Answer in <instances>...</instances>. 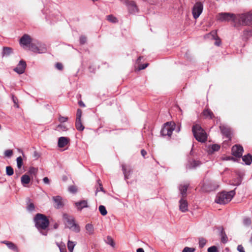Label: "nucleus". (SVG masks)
<instances>
[{"mask_svg": "<svg viewBox=\"0 0 252 252\" xmlns=\"http://www.w3.org/2000/svg\"><path fill=\"white\" fill-rule=\"evenodd\" d=\"M34 222L36 228L40 231V233L44 236L47 234V232H43L49 226V221L47 217L43 214H37L34 218Z\"/></svg>", "mask_w": 252, "mask_h": 252, "instance_id": "obj_1", "label": "nucleus"}, {"mask_svg": "<svg viewBox=\"0 0 252 252\" xmlns=\"http://www.w3.org/2000/svg\"><path fill=\"white\" fill-rule=\"evenodd\" d=\"M235 194V189L228 192L222 191L218 193L215 202L220 204H225L230 202Z\"/></svg>", "mask_w": 252, "mask_h": 252, "instance_id": "obj_2", "label": "nucleus"}, {"mask_svg": "<svg viewBox=\"0 0 252 252\" xmlns=\"http://www.w3.org/2000/svg\"><path fill=\"white\" fill-rule=\"evenodd\" d=\"M192 131L194 137L198 142H205L207 139V134L204 130L199 125H195L192 126Z\"/></svg>", "mask_w": 252, "mask_h": 252, "instance_id": "obj_3", "label": "nucleus"}, {"mask_svg": "<svg viewBox=\"0 0 252 252\" xmlns=\"http://www.w3.org/2000/svg\"><path fill=\"white\" fill-rule=\"evenodd\" d=\"M236 22L242 25H250L252 24V13L251 12L237 15Z\"/></svg>", "mask_w": 252, "mask_h": 252, "instance_id": "obj_4", "label": "nucleus"}, {"mask_svg": "<svg viewBox=\"0 0 252 252\" xmlns=\"http://www.w3.org/2000/svg\"><path fill=\"white\" fill-rule=\"evenodd\" d=\"M63 218L66 221L68 228L76 232L80 231L79 226L75 223V220L73 217L69 216L67 214H64Z\"/></svg>", "mask_w": 252, "mask_h": 252, "instance_id": "obj_5", "label": "nucleus"}, {"mask_svg": "<svg viewBox=\"0 0 252 252\" xmlns=\"http://www.w3.org/2000/svg\"><path fill=\"white\" fill-rule=\"evenodd\" d=\"M237 15L233 13L221 12L217 15V20L220 22H229L232 20L233 22H236Z\"/></svg>", "mask_w": 252, "mask_h": 252, "instance_id": "obj_6", "label": "nucleus"}, {"mask_svg": "<svg viewBox=\"0 0 252 252\" xmlns=\"http://www.w3.org/2000/svg\"><path fill=\"white\" fill-rule=\"evenodd\" d=\"M175 124L173 122H167L164 124L160 133L162 136H171L173 131L175 129Z\"/></svg>", "mask_w": 252, "mask_h": 252, "instance_id": "obj_7", "label": "nucleus"}, {"mask_svg": "<svg viewBox=\"0 0 252 252\" xmlns=\"http://www.w3.org/2000/svg\"><path fill=\"white\" fill-rule=\"evenodd\" d=\"M29 49L34 53L38 54L45 53L47 51L45 45L38 42L31 43L29 45Z\"/></svg>", "mask_w": 252, "mask_h": 252, "instance_id": "obj_8", "label": "nucleus"}, {"mask_svg": "<svg viewBox=\"0 0 252 252\" xmlns=\"http://www.w3.org/2000/svg\"><path fill=\"white\" fill-rule=\"evenodd\" d=\"M203 2L201 1H197L193 5L191 11L193 17L197 19L202 13L203 10Z\"/></svg>", "mask_w": 252, "mask_h": 252, "instance_id": "obj_9", "label": "nucleus"}, {"mask_svg": "<svg viewBox=\"0 0 252 252\" xmlns=\"http://www.w3.org/2000/svg\"><path fill=\"white\" fill-rule=\"evenodd\" d=\"M128 12L130 14H136L139 11L136 2L133 0H130L126 5Z\"/></svg>", "mask_w": 252, "mask_h": 252, "instance_id": "obj_10", "label": "nucleus"}, {"mask_svg": "<svg viewBox=\"0 0 252 252\" xmlns=\"http://www.w3.org/2000/svg\"><path fill=\"white\" fill-rule=\"evenodd\" d=\"M231 152L234 156L240 158L242 156L244 149L242 146L235 145L232 147Z\"/></svg>", "mask_w": 252, "mask_h": 252, "instance_id": "obj_11", "label": "nucleus"}, {"mask_svg": "<svg viewBox=\"0 0 252 252\" xmlns=\"http://www.w3.org/2000/svg\"><path fill=\"white\" fill-rule=\"evenodd\" d=\"M26 67V63L23 60H21L17 66L14 69V70L19 74H23Z\"/></svg>", "mask_w": 252, "mask_h": 252, "instance_id": "obj_12", "label": "nucleus"}, {"mask_svg": "<svg viewBox=\"0 0 252 252\" xmlns=\"http://www.w3.org/2000/svg\"><path fill=\"white\" fill-rule=\"evenodd\" d=\"M122 171L123 172V174L124 175V178L126 180L128 179L132 173V169L130 166H126L125 165H122Z\"/></svg>", "mask_w": 252, "mask_h": 252, "instance_id": "obj_13", "label": "nucleus"}, {"mask_svg": "<svg viewBox=\"0 0 252 252\" xmlns=\"http://www.w3.org/2000/svg\"><path fill=\"white\" fill-rule=\"evenodd\" d=\"M179 210L182 212L188 211V203L185 198H181L179 200Z\"/></svg>", "mask_w": 252, "mask_h": 252, "instance_id": "obj_14", "label": "nucleus"}, {"mask_svg": "<svg viewBox=\"0 0 252 252\" xmlns=\"http://www.w3.org/2000/svg\"><path fill=\"white\" fill-rule=\"evenodd\" d=\"M53 200L55 203L54 207L57 209L62 208L64 206L63 202V198L60 196H55L53 197Z\"/></svg>", "mask_w": 252, "mask_h": 252, "instance_id": "obj_15", "label": "nucleus"}, {"mask_svg": "<svg viewBox=\"0 0 252 252\" xmlns=\"http://www.w3.org/2000/svg\"><path fill=\"white\" fill-rule=\"evenodd\" d=\"M31 38L30 36L27 34L24 35L20 40V44L23 47L29 46L31 44Z\"/></svg>", "mask_w": 252, "mask_h": 252, "instance_id": "obj_16", "label": "nucleus"}, {"mask_svg": "<svg viewBox=\"0 0 252 252\" xmlns=\"http://www.w3.org/2000/svg\"><path fill=\"white\" fill-rule=\"evenodd\" d=\"M189 184H181L179 186L178 189L181 195V198H186L187 195V192L189 188Z\"/></svg>", "mask_w": 252, "mask_h": 252, "instance_id": "obj_17", "label": "nucleus"}, {"mask_svg": "<svg viewBox=\"0 0 252 252\" xmlns=\"http://www.w3.org/2000/svg\"><path fill=\"white\" fill-rule=\"evenodd\" d=\"M201 164V162L199 160L191 159L188 161V163L187 164V168L189 169L195 168L200 166Z\"/></svg>", "mask_w": 252, "mask_h": 252, "instance_id": "obj_18", "label": "nucleus"}, {"mask_svg": "<svg viewBox=\"0 0 252 252\" xmlns=\"http://www.w3.org/2000/svg\"><path fill=\"white\" fill-rule=\"evenodd\" d=\"M74 205L79 211H81L83 208L88 207V202L85 200L76 202L74 203Z\"/></svg>", "mask_w": 252, "mask_h": 252, "instance_id": "obj_19", "label": "nucleus"}, {"mask_svg": "<svg viewBox=\"0 0 252 252\" xmlns=\"http://www.w3.org/2000/svg\"><path fill=\"white\" fill-rule=\"evenodd\" d=\"M69 139L66 137H61L58 139V146L60 148L65 147L69 142Z\"/></svg>", "mask_w": 252, "mask_h": 252, "instance_id": "obj_20", "label": "nucleus"}, {"mask_svg": "<svg viewBox=\"0 0 252 252\" xmlns=\"http://www.w3.org/2000/svg\"><path fill=\"white\" fill-rule=\"evenodd\" d=\"M218 229L220 231V236L221 237V241L222 243L225 244L228 242V238L224 231V229L222 227H219Z\"/></svg>", "mask_w": 252, "mask_h": 252, "instance_id": "obj_21", "label": "nucleus"}, {"mask_svg": "<svg viewBox=\"0 0 252 252\" xmlns=\"http://www.w3.org/2000/svg\"><path fill=\"white\" fill-rule=\"evenodd\" d=\"M21 181L22 185L26 187H27V185L30 183L31 178L27 174H24L21 177Z\"/></svg>", "mask_w": 252, "mask_h": 252, "instance_id": "obj_22", "label": "nucleus"}, {"mask_svg": "<svg viewBox=\"0 0 252 252\" xmlns=\"http://www.w3.org/2000/svg\"><path fill=\"white\" fill-rule=\"evenodd\" d=\"M220 128L222 133L225 135L226 137L228 138L230 136L231 130L229 128L226 127L224 126H220Z\"/></svg>", "mask_w": 252, "mask_h": 252, "instance_id": "obj_23", "label": "nucleus"}, {"mask_svg": "<svg viewBox=\"0 0 252 252\" xmlns=\"http://www.w3.org/2000/svg\"><path fill=\"white\" fill-rule=\"evenodd\" d=\"M220 149V146L217 144H212L208 147V153L213 154L215 152L218 151Z\"/></svg>", "mask_w": 252, "mask_h": 252, "instance_id": "obj_24", "label": "nucleus"}, {"mask_svg": "<svg viewBox=\"0 0 252 252\" xmlns=\"http://www.w3.org/2000/svg\"><path fill=\"white\" fill-rule=\"evenodd\" d=\"M242 160L246 165H249L252 162V156L250 154L242 157Z\"/></svg>", "mask_w": 252, "mask_h": 252, "instance_id": "obj_25", "label": "nucleus"}, {"mask_svg": "<svg viewBox=\"0 0 252 252\" xmlns=\"http://www.w3.org/2000/svg\"><path fill=\"white\" fill-rule=\"evenodd\" d=\"M216 32H212L209 34V36H211L212 38L216 40L215 44L218 46H219L221 44V41L220 39L217 36Z\"/></svg>", "mask_w": 252, "mask_h": 252, "instance_id": "obj_26", "label": "nucleus"}, {"mask_svg": "<svg viewBox=\"0 0 252 252\" xmlns=\"http://www.w3.org/2000/svg\"><path fill=\"white\" fill-rule=\"evenodd\" d=\"M2 243L5 244L9 249L18 252L17 247L14 243L6 241H4Z\"/></svg>", "mask_w": 252, "mask_h": 252, "instance_id": "obj_27", "label": "nucleus"}, {"mask_svg": "<svg viewBox=\"0 0 252 252\" xmlns=\"http://www.w3.org/2000/svg\"><path fill=\"white\" fill-rule=\"evenodd\" d=\"M12 53V49L10 47H4L2 52V57L8 56Z\"/></svg>", "mask_w": 252, "mask_h": 252, "instance_id": "obj_28", "label": "nucleus"}, {"mask_svg": "<svg viewBox=\"0 0 252 252\" xmlns=\"http://www.w3.org/2000/svg\"><path fill=\"white\" fill-rule=\"evenodd\" d=\"M86 230L89 235H93L94 233V227L92 224L87 223L85 226Z\"/></svg>", "mask_w": 252, "mask_h": 252, "instance_id": "obj_29", "label": "nucleus"}, {"mask_svg": "<svg viewBox=\"0 0 252 252\" xmlns=\"http://www.w3.org/2000/svg\"><path fill=\"white\" fill-rule=\"evenodd\" d=\"M203 114L206 118H209L210 119L214 117L213 113L208 109L204 110L203 112Z\"/></svg>", "mask_w": 252, "mask_h": 252, "instance_id": "obj_30", "label": "nucleus"}, {"mask_svg": "<svg viewBox=\"0 0 252 252\" xmlns=\"http://www.w3.org/2000/svg\"><path fill=\"white\" fill-rule=\"evenodd\" d=\"M75 126L77 129L79 131H82L84 129V127L81 123V119L76 120Z\"/></svg>", "mask_w": 252, "mask_h": 252, "instance_id": "obj_31", "label": "nucleus"}, {"mask_svg": "<svg viewBox=\"0 0 252 252\" xmlns=\"http://www.w3.org/2000/svg\"><path fill=\"white\" fill-rule=\"evenodd\" d=\"M107 19L110 22L116 23L118 22L117 18L112 15H109L107 16Z\"/></svg>", "mask_w": 252, "mask_h": 252, "instance_id": "obj_32", "label": "nucleus"}, {"mask_svg": "<svg viewBox=\"0 0 252 252\" xmlns=\"http://www.w3.org/2000/svg\"><path fill=\"white\" fill-rule=\"evenodd\" d=\"M106 243L112 247H114L115 244L111 236H108L106 238Z\"/></svg>", "mask_w": 252, "mask_h": 252, "instance_id": "obj_33", "label": "nucleus"}, {"mask_svg": "<svg viewBox=\"0 0 252 252\" xmlns=\"http://www.w3.org/2000/svg\"><path fill=\"white\" fill-rule=\"evenodd\" d=\"M99 211L102 216H105L107 214L106 209L105 207L103 205H100L99 206Z\"/></svg>", "mask_w": 252, "mask_h": 252, "instance_id": "obj_34", "label": "nucleus"}, {"mask_svg": "<svg viewBox=\"0 0 252 252\" xmlns=\"http://www.w3.org/2000/svg\"><path fill=\"white\" fill-rule=\"evenodd\" d=\"M75 246V244L74 242L68 241L67 243V247L69 251L70 252H72L73 249L74 248V246Z\"/></svg>", "mask_w": 252, "mask_h": 252, "instance_id": "obj_35", "label": "nucleus"}, {"mask_svg": "<svg viewBox=\"0 0 252 252\" xmlns=\"http://www.w3.org/2000/svg\"><path fill=\"white\" fill-rule=\"evenodd\" d=\"M17 165L19 169H20L23 165V159L21 157H19L16 159Z\"/></svg>", "mask_w": 252, "mask_h": 252, "instance_id": "obj_36", "label": "nucleus"}, {"mask_svg": "<svg viewBox=\"0 0 252 252\" xmlns=\"http://www.w3.org/2000/svg\"><path fill=\"white\" fill-rule=\"evenodd\" d=\"M67 128H66V126L63 124L59 125L56 128V130H57L62 131H65L67 130Z\"/></svg>", "mask_w": 252, "mask_h": 252, "instance_id": "obj_37", "label": "nucleus"}, {"mask_svg": "<svg viewBox=\"0 0 252 252\" xmlns=\"http://www.w3.org/2000/svg\"><path fill=\"white\" fill-rule=\"evenodd\" d=\"M206 240L203 238H200L199 239V247L202 248L206 245Z\"/></svg>", "mask_w": 252, "mask_h": 252, "instance_id": "obj_38", "label": "nucleus"}, {"mask_svg": "<svg viewBox=\"0 0 252 252\" xmlns=\"http://www.w3.org/2000/svg\"><path fill=\"white\" fill-rule=\"evenodd\" d=\"M6 173L8 176H11L13 174L14 171L13 168L9 166L6 167Z\"/></svg>", "mask_w": 252, "mask_h": 252, "instance_id": "obj_39", "label": "nucleus"}, {"mask_svg": "<svg viewBox=\"0 0 252 252\" xmlns=\"http://www.w3.org/2000/svg\"><path fill=\"white\" fill-rule=\"evenodd\" d=\"M195 251V249L194 248L186 247L183 250L182 252H194Z\"/></svg>", "mask_w": 252, "mask_h": 252, "instance_id": "obj_40", "label": "nucleus"}, {"mask_svg": "<svg viewBox=\"0 0 252 252\" xmlns=\"http://www.w3.org/2000/svg\"><path fill=\"white\" fill-rule=\"evenodd\" d=\"M68 191L72 193H75L77 191V189L75 186H70L68 187Z\"/></svg>", "mask_w": 252, "mask_h": 252, "instance_id": "obj_41", "label": "nucleus"}, {"mask_svg": "<svg viewBox=\"0 0 252 252\" xmlns=\"http://www.w3.org/2000/svg\"><path fill=\"white\" fill-rule=\"evenodd\" d=\"M251 219L250 218H245L244 219L243 223L245 225L248 226L251 224Z\"/></svg>", "mask_w": 252, "mask_h": 252, "instance_id": "obj_42", "label": "nucleus"}, {"mask_svg": "<svg viewBox=\"0 0 252 252\" xmlns=\"http://www.w3.org/2000/svg\"><path fill=\"white\" fill-rule=\"evenodd\" d=\"M13 154V151L11 150H6L4 152V155L7 157H11Z\"/></svg>", "mask_w": 252, "mask_h": 252, "instance_id": "obj_43", "label": "nucleus"}, {"mask_svg": "<svg viewBox=\"0 0 252 252\" xmlns=\"http://www.w3.org/2000/svg\"><path fill=\"white\" fill-rule=\"evenodd\" d=\"M207 251L208 252H217L218 249L216 246H213L209 247Z\"/></svg>", "mask_w": 252, "mask_h": 252, "instance_id": "obj_44", "label": "nucleus"}, {"mask_svg": "<svg viewBox=\"0 0 252 252\" xmlns=\"http://www.w3.org/2000/svg\"><path fill=\"white\" fill-rule=\"evenodd\" d=\"M68 120V118L60 115L59 117V121L61 123L66 122Z\"/></svg>", "mask_w": 252, "mask_h": 252, "instance_id": "obj_45", "label": "nucleus"}, {"mask_svg": "<svg viewBox=\"0 0 252 252\" xmlns=\"http://www.w3.org/2000/svg\"><path fill=\"white\" fill-rule=\"evenodd\" d=\"M81 116H82V111L80 109H78L77 110L76 119V120L81 119Z\"/></svg>", "mask_w": 252, "mask_h": 252, "instance_id": "obj_46", "label": "nucleus"}, {"mask_svg": "<svg viewBox=\"0 0 252 252\" xmlns=\"http://www.w3.org/2000/svg\"><path fill=\"white\" fill-rule=\"evenodd\" d=\"M201 189L203 191H209L213 190V189H207V185L205 184H203L202 186H201Z\"/></svg>", "mask_w": 252, "mask_h": 252, "instance_id": "obj_47", "label": "nucleus"}, {"mask_svg": "<svg viewBox=\"0 0 252 252\" xmlns=\"http://www.w3.org/2000/svg\"><path fill=\"white\" fill-rule=\"evenodd\" d=\"M27 209L29 211L32 212L34 210V205L33 203H31L28 205Z\"/></svg>", "mask_w": 252, "mask_h": 252, "instance_id": "obj_48", "label": "nucleus"}, {"mask_svg": "<svg viewBox=\"0 0 252 252\" xmlns=\"http://www.w3.org/2000/svg\"><path fill=\"white\" fill-rule=\"evenodd\" d=\"M29 172L31 174H35L37 172V169L34 167H30Z\"/></svg>", "mask_w": 252, "mask_h": 252, "instance_id": "obj_49", "label": "nucleus"}, {"mask_svg": "<svg viewBox=\"0 0 252 252\" xmlns=\"http://www.w3.org/2000/svg\"><path fill=\"white\" fill-rule=\"evenodd\" d=\"M148 64H149L148 63H144V64H140L138 66V69L139 70H140L144 69H145V68H146L148 66Z\"/></svg>", "mask_w": 252, "mask_h": 252, "instance_id": "obj_50", "label": "nucleus"}, {"mask_svg": "<svg viewBox=\"0 0 252 252\" xmlns=\"http://www.w3.org/2000/svg\"><path fill=\"white\" fill-rule=\"evenodd\" d=\"M86 42V37L84 36H81L80 37V42L81 44H84Z\"/></svg>", "mask_w": 252, "mask_h": 252, "instance_id": "obj_51", "label": "nucleus"}, {"mask_svg": "<svg viewBox=\"0 0 252 252\" xmlns=\"http://www.w3.org/2000/svg\"><path fill=\"white\" fill-rule=\"evenodd\" d=\"M56 67L59 69V70H62L63 68V65L61 63H57L56 64Z\"/></svg>", "mask_w": 252, "mask_h": 252, "instance_id": "obj_52", "label": "nucleus"}, {"mask_svg": "<svg viewBox=\"0 0 252 252\" xmlns=\"http://www.w3.org/2000/svg\"><path fill=\"white\" fill-rule=\"evenodd\" d=\"M237 249L239 252H245L243 247L241 245H238Z\"/></svg>", "mask_w": 252, "mask_h": 252, "instance_id": "obj_53", "label": "nucleus"}, {"mask_svg": "<svg viewBox=\"0 0 252 252\" xmlns=\"http://www.w3.org/2000/svg\"><path fill=\"white\" fill-rule=\"evenodd\" d=\"M241 180L240 179V178H238L237 182H235V183H233L232 184L234 186H239L241 184Z\"/></svg>", "mask_w": 252, "mask_h": 252, "instance_id": "obj_54", "label": "nucleus"}, {"mask_svg": "<svg viewBox=\"0 0 252 252\" xmlns=\"http://www.w3.org/2000/svg\"><path fill=\"white\" fill-rule=\"evenodd\" d=\"M43 181L46 184H49L50 183V180L47 177H44L43 179Z\"/></svg>", "mask_w": 252, "mask_h": 252, "instance_id": "obj_55", "label": "nucleus"}, {"mask_svg": "<svg viewBox=\"0 0 252 252\" xmlns=\"http://www.w3.org/2000/svg\"><path fill=\"white\" fill-rule=\"evenodd\" d=\"M57 245L58 246V247L60 249V252H66V250L65 249H63V248H62L60 245H59V243H57Z\"/></svg>", "mask_w": 252, "mask_h": 252, "instance_id": "obj_56", "label": "nucleus"}, {"mask_svg": "<svg viewBox=\"0 0 252 252\" xmlns=\"http://www.w3.org/2000/svg\"><path fill=\"white\" fill-rule=\"evenodd\" d=\"M122 3L125 5L130 1L129 0H119Z\"/></svg>", "mask_w": 252, "mask_h": 252, "instance_id": "obj_57", "label": "nucleus"}, {"mask_svg": "<svg viewBox=\"0 0 252 252\" xmlns=\"http://www.w3.org/2000/svg\"><path fill=\"white\" fill-rule=\"evenodd\" d=\"M141 154L143 157H145V155L147 154V152L143 149L141 151Z\"/></svg>", "mask_w": 252, "mask_h": 252, "instance_id": "obj_58", "label": "nucleus"}, {"mask_svg": "<svg viewBox=\"0 0 252 252\" xmlns=\"http://www.w3.org/2000/svg\"><path fill=\"white\" fill-rule=\"evenodd\" d=\"M39 157V155H38V153L37 152H34V157L35 158H38Z\"/></svg>", "mask_w": 252, "mask_h": 252, "instance_id": "obj_59", "label": "nucleus"}, {"mask_svg": "<svg viewBox=\"0 0 252 252\" xmlns=\"http://www.w3.org/2000/svg\"><path fill=\"white\" fill-rule=\"evenodd\" d=\"M78 104L81 107H85V104L82 101H80L78 102Z\"/></svg>", "mask_w": 252, "mask_h": 252, "instance_id": "obj_60", "label": "nucleus"}, {"mask_svg": "<svg viewBox=\"0 0 252 252\" xmlns=\"http://www.w3.org/2000/svg\"><path fill=\"white\" fill-rule=\"evenodd\" d=\"M99 181H100V180H98V182L99 183V187H100V190L102 191H103V189L101 183H99Z\"/></svg>", "mask_w": 252, "mask_h": 252, "instance_id": "obj_61", "label": "nucleus"}, {"mask_svg": "<svg viewBox=\"0 0 252 252\" xmlns=\"http://www.w3.org/2000/svg\"><path fill=\"white\" fill-rule=\"evenodd\" d=\"M137 252H144V251L142 248H138L137 250Z\"/></svg>", "mask_w": 252, "mask_h": 252, "instance_id": "obj_62", "label": "nucleus"}, {"mask_svg": "<svg viewBox=\"0 0 252 252\" xmlns=\"http://www.w3.org/2000/svg\"><path fill=\"white\" fill-rule=\"evenodd\" d=\"M58 226H59V224L57 223H56L54 225V229H57V228H58Z\"/></svg>", "mask_w": 252, "mask_h": 252, "instance_id": "obj_63", "label": "nucleus"}, {"mask_svg": "<svg viewBox=\"0 0 252 252\" xmlns=\"http://www.w3.org/2000/svg\"><path fill=\"white\" fill-rule=\"evenodd\" d=\"M141 59H142V57H139L137 59V62L138 63L141 61Z\"/></svg>", "mask_w": 252, "mask_h": 252, "instance_id": "obj_64", "label": "nucleus"}]
</instances>
